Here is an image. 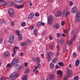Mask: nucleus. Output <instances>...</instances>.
<instances>
[{"label": "nucleus", "mask_w": 80, "mask_h": 80, "mask_svg": "<svg viewBox=\"0 0 80 80\" xmlns=\"http://www.w3.org/2000/svg\"><path fill=\"white\" fill-rule=\"evenodd\" d=\"M15 77H18V74L17 72H14L10 75L9 80H14Z\"/></svg>", "instance_id": "nucleus-1"}, {"label": "nucleus", "mask_w": 80, "mask_h": 80, "mask_svg": "<svg viewBox=\"0 0 80 80\" xmlns=\"http://www.w3.org/2000/svg\"><path fill=\"white\" fill-rule=\"evenodd\" d=\"M53 18L52 16H49L48 18V23L49 25H52L53 22Z\"/></svg>", "instance_id": "nucleus-2"}, {"label": "nucleus", "mask_w": 80, "mask_h": 80, "mask_svg": "<svg viewBox=\"0 0 80 80\" xmlns=\"http://www.w3.org/2000/svg\"><path fill=\"white\" fill-rule=\"evenodd\" d=\"M80 11H78V13H77L76 15V18L75 19V21L76 22H79L80 20Z\"/></svg>", "instance_id": "nucleus-3"}, {"label": "nucleus", "mask_w": 80, "mask_h": 80, "mask_svg": "<svg viewBox=\"0 0 80 80\" xmlns=\"http://www.w3.org/2000/svg\"><path fill=\"white\" fill-rule=\"evenodd\" d=\"M8 13L10 17H14V10L13 9H9L8 10Z\"/></svg>", "instance_id": "nucleus-4"}, {"label": "nucleus", "mask_w": 80, "mask_h": 80, "mask_svg": "<svg viewBox=\"0 0 80 80\" xmlns=\"http://www.w3.org/2000/svg\"><path fill=\"white\" fill-rule=\"evenodd\" d=\"M53 55V53L52 52H48V54L46 55V57L47 58L48 61L51 60V56Z\"/></svg>", "instance_id": "nucleus-5"}, {"label": "nucleus", "mask_w": 80, "mask_h": 80, "mask_svg": "<svg viewBox=\"0 0 80 80\" xmlns=\"http://www.w3.org/2000/svg\"><path fill=\"white\" fill-rule=\"evenodd\" d=\"M55 77L53 74H51L49 75H48V78H47V80H55Z\"/></svg>", "instance_id": "nucleus-6"}, {"label": "nucleus", "mask_w": 80, "mask_h": 80, "mask_svg": "<svg viewBox=\"0 0 80 80\" xmlns=\"http://www.w3.org/2000/svg\"><path fill=\"white\" fill-rule=\"evenodd\" d=\"M15 32L16 33L17 35H18V40H19V41H20V40H22V35L21 34H20V31L17 30L15 31Z\"/></svg>", "instance_id": "nucleus-7"}, {"label": "nucleus", "mask_w": 80, "mask_h": 80, "mask_svg": "<svg viewBox=\"0 0 80 80\" xmlns=\"http://www.w3.org/2000/svg\"><path fill=\"white\" fill-rule=\"evenodd\" d=\"M18 59H14L11 62L12 65H15V64H18Z\"/></svg>", "instance_id": "nucleus-8"}, {"label": "nucleus", "mask_w": 80, "mask_h": 80, "mask_svg": "<svg viewBox=\"0 0 80 80\" xmlns=\"http://www.w3.org/2000/svg\"><path fill=\"white\" fill-rule=\"evenodd\" d=\"M62 15V12L61 11H58L55 14V16L57 17H59Z\"/></svg>", "instance_id": "nucleus-9"}, {"label": "nucleus", "mask_w": 80, "mask_h": 80, "mask_svg": "<svg viewBox=\"0 0 80 80\" xmlns=\"http://www.w3.org/2000/svg\"><path fill=\"white\" fill-rule=\"evenodd\" d=\"M78 11V9L76 7H74L72 9L71 12L72 13H75Z\"/></svg>", "instance_id": "nucleus-10"}, {"label": "nucleus", "mask_w": 80, "mask_h": 80, "mask_svg": "<svg viewBox=\"0 0 80 80\" xmlns=\"http://www.w3.org/2000/svg\"><path fill=\"white\" fill-rule=\"evenodd\" d=\"M13 40H14V36H12L9 37V42L10 43H13Z\"/></svg>", "instance_id": "nucleus-11"}, {"label": "nucleus", "mask_w": 80, "mask_h": 80, "mask_svg": "<svg viewBox=\"0 0 80 80\" xmlns=\"http://www.w3.org/2000/svg\"><path fill=\"white\" fill-rule=\"evenodd\" d=\"M57 74H58L59 75V77L60 78H61L62 77V75H63V74H62V71L60 70H58L57 72Z\"/></svg>", "instance_id": "nucleus-12"}, {"label": "nucleus", "mask_w": 80, "mask_h": 80, "mask_svg": "<svg viewBox=\"0 0 80 80\" xmlns=\"http://www.w3.org/2000/svg\"><path fill=\"white\" fill-rule=\"evenodd\" d=\"M41 25L44 26V25H45V24L43 22H39L37 23V26L38 27H40Z\"/></svg>", "instance_id": "nucleus-13"}, {"label": "nucleus", "mask_w": 80, "mask_h": 80, "mask_svg": "<svg viewBox=\"0 0 80 80\" xmlns=\"http://www.w3.org/2000/svg\"><path fill=\"white\" fill-rule=\"evenodd\" d=\"M54 28H56V29H58L60 27V25L58 24H55L53 25Z\"/></svg>", "instance_id": "nucleus-14"}, {"label": "nucleus", "mask_w": 80, "mask_h": 80, "mask_svg": "<svg viewBox=\"0 0 80 80\" xmlns=\"http://www.w3.org/2000/svg\"><path fill=\"white\" fill-rule=\"evenodd\" d=\"M33 17H34V14L32 13L29 15L28 18L29 19H32L33 18Z\"/></svg>", "instance_id": "nucleus-15"}, {"label": "nucleus", "mask_w": 80, "mask_h": 80, "mask_svg": "<svg viewBox=\"0 0 80 80\" xmlns=\"http://www.w3.org/2000/svg\"><path fill=\"white\" fill-rule=\"evenodd\" d=\"M58 59L57 58H53L52 60V62L53 63H56L57 62Z\"/></svg>", "instance_id": "nucleus-16"}, {"label": "nucleus", "mask_w": 80, "mask_h": 80, "mask_svg": "<svg viewBox=\"0 0 80 80\" xmlns=\"http://www.w3.org/2000/svg\"><path fill=\"white\" fill-rule=\"evenodd\" d=\"M64 42H65V39H64V38H62L61 39L60 41V43L61 45H63V44L64 43Z\"/></svg>", "instance_id": "nucleus-17"}, {"label": "nucleus", "mask_w": 80, "mask_h": 80, "mask_svg": "<svg viewBox=\"0 0 80 80\" xmlns=\"http://www.w3.org/2000/svg\"><path fill=\"white\" fill-rule=\"evenodd\" d=\"M21 67V66H20V65L16 64L15 65V69H16V70H19V69Z\"/></svg>", "instance_id": "nucleus-18"}, {"label": "nucleus", "mask_w": 80, "mask_h": 80, "mask_svg": "<svg viewBox=\"0 0 80 80\" xmlns=\"http://www.w3.org/2000/svg\"><path fill=\"white\" fill-rule=\"evenodd\" d=\"M79 63H80V61L78 59L76 60L75 63V66L76 67H78V65H79Z\"/></svg>", "instance_id": "nucleus-19"}, {"label": "nucleus", "mask_w": 80, "mask_h": 80, "mask_svg": "<svg viewBox=\"0 0 80 80\" xmlns=\"http://www.w3.org/2000/svg\"><path fill=\"white\" fill-rule=\"evenodd\" d=\"M30 72V70H29V68H28V67L27 69H26V70H25V74L27 75L28 73H29Z\"/></svg>", "instance_id": "nucleus-20"}, {"label": "nucleus", "mask_w": 80, "mask_h": 80, "mask_svg": "<svg viewBox=\"0 0 80 80\" xmlns=\"http://www.w3.org/2000/svg\"><path fill=\"white\" fill-rule=\"evenodd\" d=\"M77 31L76 29H74L71 31V34H72V35H73V34H75V33H77Z\"/></svg>", "instance_id": "nucleus-21"}, {"label": "nucleus", "mask_w": 80, "mask_h": 80, "mask_svg": "<svg viewBox=\"0 0 80 80\" xmlns=\"http://www.w3.org/2000/svg\"><path fill=\"white\" fill-rule=\"evenodd\" d=\"M4 55L6 57H8L10 56V53L8 52H6L4 54Z\"/></svg>", "instance_id": "nucleus-22"}, {"label": "nucleus", "mask_w": 80, "mask_h": 80, "mask_svg": "<svg viewBox=\"0 0 80 80\" xmlns=\"http://www.w3.org/2000/svg\"><path fill=\"white\" fill-rule=\"evenodd\" d=\"M50 68L51 69H53L54 68V64L53 63H50L49 65Z\"/></svg>", "instance_id": "nucleus-23"}, {"label": "nucleus", "mask_w": 80, "mask_h": 80, "mask_svg": "<svg viewBox=\"0 0 80 80\" xmlns=\"http://www.w3.org/2000/svg\"><path fill=\"white\" fill-rule=\"evenodd\" d=\"M68 15H69V13L67 14L66 12H63L62 17L64 18L66 17H67Z\"/></svg>", "instance_id": "nucleus-24"}, {"label": "nucleus", "mask_w": 80, "mask_h": 80, "mask_svg": "<svg viewBox=\"0 0 80 80\" xmlns=\"http://www.w3.org/2000/svg\"><path fill=\"white\" fill-rule=\"evenodd\" d=\"M18 50H19V48L18 47H16L14 48L13 52H17Z\"/></svg>", "instance_id": "nucleus-25"}, {"label": "nucleus", "mask_w": 80, "mask_h": 80, "mask_svg": "<svg viewBox=\"0 0 80 80\" xmlns=\"http://www.w3.org/2000/svg\"><path fill=\"white\" fill-rule=\"evenodd\" d=\"M73 42V39H71L70 40L68 43V46H70L72 44V43Z\"/></svg>", "instance_id": "nucleus-26"}, {"label": "nucleus", "mask_w": 80, "mask_h": 80, "mask_svg": "<svg viewBox=\"0 0 80 80\" xmlns=\"http://www.w3.org/2000/svg\"><path fill=\"white\" fill-rule=\"evenodd\" d=\"M67 75L68 77H70L71 76V72H70L68 71L67 72Z\"/></svg>", "instance_id": "nucleus-27"}, {"label": "nucleus", "mask_w": 80, "mask_h": 80, "mask_svg": "<svg viewBox=\"0 0 80 80\" xmlns=\"http://www.w3.org/2000/svg\"><path fill=\"white\" fill-rule=\"evenodd\" d=\"M58 64L59 65V66L63 67V65H64V63H63L62 62H58Z\"/></svg>", "instance_id": "nucleus-28"}, {"label": "nucleus", "mask_w": 80, "mask_h": 80, "mask_svg": "<svg viewBox=\"0 0 80 80\" xmlns=\"http://www.w3.org/2000/svg\"><path fill=\"white\" fill-rule=\"evenodd\" d=\"M28 78V76L25 75L24 77L22 78V80H27V79Z\"/></svg>", "instance_id": "nucleus-29"}, {"label": "nucleus", "mask_w": 80, "mask_h": 80, "mask_svg": "<svg viewBox=\"0 0 80 80\" xmlns=\"http://www.w3.org/2000/svg\"><path fill=\"white\" fill-rule=\"evenodd\" d=\"M6 4H7V3L5 1H2L1 2V4L2 6H5L6 5Z\"/></svg>", "instance_id": "nucleus-30"}, {"label": "nucleus", "mask_w": 80, "mask_h": 80, "mask_svg": "<svg viewBox=\"0 0 80 80\" xmlns=\"http://www.w3.org/2000/svg\"><path fill=\"white\" fill-rule=\"evenodd\" d=\"M37 67L39 68V69H40L41 68V66L40 65V63H37Z\"/></svg>", "instance_id": "nucleus-31"}, {"label": "nucleus", "mask_w": 80, "mask_h": 80, "mask_svg": "<svg viewBox=\"0 0 80 80\" xmlns=\"http://www.w3.org/2000/svg\"><path fill=\"white\" fill-rule=\"evenodd\" d=\"M36 59L38 63H40V59L39 57H37Z\"/></svg>", "instance_id": "nucleus-32"}, {"label": "nucleus", "mask_w": 80, "mask_h": 80, "mask_svg": "<svg viewBox=\"0 0 80 80\" xmlns=\"http://www.w3.org/2000/svg\"><path fill=\"white\" fill-rule=\"evenodd\" d=\"M78 76H76L73 78V80H78Z\"/></svg>", "instance_id": "nucleus-33"}, {"label": "nucleus", "mask_w": 80, "mask_h": 80, "mask_svg": "<svg viewBox=\"0 0 80 80\" xmlns=\"http://www.w3.org/2000/svg\"><path fill=\"white\" fill-rule=\"evenodd\" d=\"M0 23L2 24H3V23H6V21L5 20H2L0 21Z\"/></svg>", "instance_id": "nucleus-34"}, {"label": "nucleus", "mask_w": 80, "mask_h": 80, "mask_svg": "<svg viewBox=\"0 0 80 80\" xmlns=\"http://www.w3.org/2000/svg\"><path fill=\"white\" fill-rule=\"evenodd\" d=\"M15 2L16 3H22V0H16Z\"/></svg>", "instance_id": "nucleus-35"}, {"label": "nucleus", "mask_w": 80, "mask_h": 80, "mask_svg": "<svg viewBox=\"0 0 80 80\" xmlns=\"http://www.w3.org/2000/svg\"><path fill=\"white\" fill-rule=\"evenodd\" d=\"M25 25H26V23H25V22H23L21 23V26L22 27H24Z\"/></svg>", "instance_id": "nucleus-36"}, {"label": "nucleus", "mask_w": 80, "mask_h": 80, "mask_svg": "<svg viewBox=\"0 0 80 80\" xmlns=\"http://www.w3.org/2000/svg\"><path fill=\"white\" fill-rule=\"evenodd\" d=\"M72 56L73 57H74V58H76V57H77V53L75 52L73 53Z\"/></svg>", "instance_id": "nucleus-37"}, {"label": "nucleus", "mask_w": 80, "mask_h": 80, "mask_svg": "<svg viewBox=\"0 0 80 80\" xmlns=\"http://www.w3.org/2000/svg\"><path fill=\"white\" fill-rule=\"evenodd\" d=\"M34 33L35 35H37V28H36L34 30Z\"/></svg>", "instance_id": "nucleus-38"}, {"label": "nucleus", "mask_w": 80, "mask_h": 80, "mask_svg": "<svg viewBox=\"0 0 80 80\" xmlns=\"http://www.w3.org/2000/svg\"><path fill=\"white\" fill-rule=\"evenodd\" d=\"M34 28V27L33 26H29V29H30V30H33Z\"/></svg>", "instance_id": "nucleus-39"}, {"label": "nucleus", "mask_w": 80, "mask_h": 80, "mask_svg": "<svg viewBox=\"0 0 80 80\" xmlns=\"http://www.w3.org/2000/svg\"><path fill=\"white\" fill-rule=\"evenodd\" d=\"M69 4L70 6H72L73 4V2L72 1H69Z\"/></svg>", "instance_id": "nucleus-40"}, {"label": "nucleus", "mask_w": 80, "mask_h": 80, "mask_svg": "<svg viewBox=\"0 0 80 80\" xmlns=\"http://www.w3.org/2000/svg\"><path fill=\"white\" fill-rule=\"evenodd\" d=\"M10 3L11 5H15V2H10Z\"/></svg>", "instance_id": "nucleus-41"}, {"label": "nucleus", "mask_w": 80, "mask_h": 80, "mask_svg": "<svg viewBox=\"0 0 80 80\" xmlns=\"http://www.w3.org/2000/svg\"><path fill=\"white\" fill-rule=\"evenodd\" d=\"M46 33V31H44L42 32V36H43V35H45Z\"/></svg>", "instance_id": "nucleus-42"}, {"label": "nucleus", "mask_w": 80, "mask_h": 80, "mask_svg": "<svg viewBox=\"0 0 80 80\" xmlns=\"http://www.w3.org/2000/svg\"><path fill=\"white\" fill-rule=\"evenodd\" d=\"M15 7L17 8L18 9H20V7L19 5H15Z\"/></svg>", "instance_id": "nucleus-43"}, {"label": "nucleus", "mask_w": 80, "mask_h": 80, "mask_svg": "<svg viewBox=\"0 0 80 80\" xmlns=\"http://www.w3.org/2000/svg\"><path fill=\"white\" fill-rule=\"evenodd\" d=\"M35 15L36 17H38L39 16V13L38 12H36L35 14Z\"/></svg>", "instance_id": "nucleus-44"}, {"label": "nucleus", "mask_w": 80, "mask_h": 80, "mask_svg": "<svg viewBox=\"0 0 80 80\" xmlns=\"http://www.w3.org/2000/svg\"><path fill=\"white\" fill-rule=\"evenodd\" d=\"M65 21H63L61 22V25H65Z\"/></svg>", "instance_id": "nucleus-45"}, {"label": "nucleus", "mask_w": 80, "mask_h": 80, "mask_svg": "<svg viewBox=\"0 0 80 80\" xmlns=\"http://www.w3.org/2000/svg\"><path fill=\"white\" fill-rule=\"evenodd\" d=\"M57 36L58 37H60V36H61V34L59 33H58L57 34Z\"/></svg>", "instance_id": "nucleus-46"}, {"label": "nucleus", "mask_w": 80, "mask_h": 80, "mask_svg": "<svg viewBox=\"0 0 80 80\" xmlns=\"http://www.w3.org/2000/svg\"><path fill=\"white\" fill-rule=\"evenodd\" d=\"M4 32L5 34H6V35H7V34H8V31L7 30H5Z\"/></svg>", "instance_id": "nucleus-47"}, {"label": "nucleus", "mask_w": 80, "mask_h": 80, "mask_svg": "<svg viewBox=\"0 0 80 80\" xmlns=\"http://www.w3.org/2000/svg\"><path fill=\"white\" fill-rule=\"evenodd\" d=\"M25 45V42H23L21 43L22 47H23V46H24Z\"/></svg>", "instance_id": "nucleus-48"}, {"label": "nucleus", "mask_w": 80, "mask_h": 80, "mask_svg": "<svg viewBox=\"0 0 80 80\" xmlns=\"http://www.w3.org/2000/svg\"><path fill=\"white\" fill-rule=\"evenodd\" d=\"M14 53L12 54V57H14V55L16 54V52L13 51Z\"/></svg>", "instance_id": "nucleus-49"}, {"label": "nucleus", "mask_w": 80, "mask_h": 80, "mask_svg": "<svg viewBox=\"0 0 80 80\" xmlns=\"http://www.w3.org/2000/svg\"><path fill=\"white\" fill-rule=\"evenodd\" d=\"M24 7V5L23 4H22L21 5L19 6V8H23Z\"/></svg>", "instance_id": "nucleus-50"}, {"label": "nucleus", "mask_w": 80, "mask_h": 80, "mask_svg": "<svg viewBox=\"0 0 80 80\" xmlns=\"http://www.w3.org/2000/svg\"><path fill=\"white\" fill-rule=\"evenodd\" d=\"M14 23H15V22L14 21H12L11 22V24L12 26L14 25Z\"/></svg>", "instance_id": "nucleus-51"}, {"label": "nucleus", "mask_w": 80, "mask_h": 80, "mask_svg": "<svg viewBox=\"0 0 80 80\" xmlns=\"http://www.w3.org/2000/svg\"><path fill=\"white\" fill-rule=\"evenodd\" d=\"M24 66L25 67H27V66H28V63L25 62L24 63Z\"/></svg>", "instance_id": "nucleus-52"}, {"label": "nucleus", "mask_w": 80, "mask_h": 80, "mask_svg": "<svg viewBox=\"0 0 80 80\" xmlns=\"http://www.w3.org/2000/svg\"><path fill=\"white\" fill-rule=\"evenodd\" d=\"M3 41V39L2 38H0V43H2V42Z\"/></svg>", "instance_id": "nucleus-53"}, {"label": "nucleus", "mask_w": 80, "mask_h": 80, "mask_svg": "<svg viewBox=\"0 0 80 80\" xmlns=\"http://www.w3.org/2000/svg\"><path fill=\"white\" fill-rule=\"evenodd\" d=\"M7 67H11V64H10V63L8 64L7 65Z\"/></svg>", "instance_id": "nucleus-54"}, {"label": "nucleus", "mask_w": 80, "mask_h": 80, "mask_svg": "<svg viewBox=\"0 0 80 80\" xmlns=\"http://www.w3.org/2000/svg\"><path fill=\"white\" fill-rule=\"evenodd\" d=\"M63 53H65V52H66V48H63Z\"/></svg>", "instance_id": "nucleus-55"}, {"label": "nucleus", "mask_w": 80, "mask_h": 80, "mask_svg": "<svg viewBox=\"0 0 80 80\" xmlns=\"http://www.w3.org/2000/svg\"><path fill=\"white\" fill-rule=\"evenodd\" d=\"M49 48L51 49V50H53V46H52V45L50 46Z\"/></svg>", "instance_id": "nucleus-56"}, {"label": "nucleus", "mask_w": 80, "mask_h": 80, "mask_svg": "<svg viewBox=\"0 0 80 80\" xmlns=\"http://www.w3.org/2000/svg\"><path fill=\"white\" fill-rule=\"evenodd\" d=\"M56 69H58L59 68V66L58 65H57L56 66Z\"/></svg>", "instance_id": "nucleus-57"}, {"label": "nucleus", "mask_w": 80, "mask_h": 80, "mask_svg": "<svg viewBox=\"0 0 80 80\" xmlns=\"http://www.w3.org/2000/svg\"><path fill=\"white\" fill-rule=\"evenodd\" d=\"M30 41L29 40H27L26 41V43H30Z\"/></svg>", "instance_id": "nucleus-58"}, {"label": "nucleus", "mask_w": 80, "mask_h": 80, "mask_svg": "<svg viewBox=\"0 0 80 80\" xmlns=\"http://www.w3.org/2000/svg\"><path fill=\"white\" fill-rule=\"evenodd\" d=\"M68 79V77L66 76L64 78V80H67Z\"/></svg>", "instance_id": "nucleus-59"}, {"label": "nucleus", "mask_w": 80, "mask_h": 80, "mask_svg": "<svg viewBox=\"0 0 80 80\" xmlns=\"http://www.w3.org/2000/svg\"><path fill=\"white\" fill-rule=\"evenodd\" d=\"M49 39L50 40H53V38H52V36H49Z\"/></svg>", "instance_id": "nucleus-60"}, {"label": "nucleus", "mask_w": 80, "mask_h": 80, "mask_svg": "<svg viewBox=\"0 0 80 80\" xmlns=\"http://www.w3.org/2000/svg\"><path fill=\"white\" fill-rule=\"evenodd\" d=\"M35 73H36V74H38V70H36L35 72Z\"/></svg>", "instance_id": "nucleus-61"}, {"label": "nucleus", "mask_w": 80, "mask_h": 80, "mask_svg": "<svg viewBox=\"0 0 80 80\" xmlns=\"http://www.w3.org/2000/svg\"><path fill=\"white\" fill-rule=\"evenodd\" d=\"M63 32H64V33H67V31L65 29H63Z\"/></svg>", "instance_id": "nucleus-62"}, {"label": "nucleus", "mask_w": 80, "mask_h": 80, "mask_svg": "<svg viewBox=\"0 0 80 80\" xmlns=\"http://www.w3.org/2000/svg\"><path fill=\"white\" fill-rule=\"evenodd\" d=\"M33 62H35V61H36V58H33Z\"/></svg>", "instance_id": "nucleus-63"}, {"label": "nucleus", "mask_w": 80, "mask_h": 80, "mask_svg": "<svg viewBox=\"0 0 80 80\" xmlns=\"http://www.w3.org/2000/svg\"><path fill=\"white\" fill-rule=\"evenodd\" d=\"M75 38H76V35H74L73 36V39L74 40H75Z\"/></svg>", "instance_id": "nucleus-64"}]
</instances>
